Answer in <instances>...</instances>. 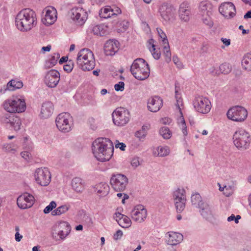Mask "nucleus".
<instances>
[{"mask_svg":"<svg viewBox=\"0 0 251 251\" xmlns=\"http://www.w3.org/2000/svg\"><path fill=\"white\" fill-rule=\"evenodd\" d=\"M93 153L96 159L101 162L109 160L113 155V143L107 138H98L92 144Z\"/></svg>","mask_w":251,"mask_h":251,"instance_id":"nucleus-1","label":"nucleus"},{"mask_svg":"<svg viewBox=\"0 0 251 251\" xmlns=\"http://www.w3.org/2000/svg\"><path fill=\"white\" fill-rule=\"evenodd\" d=\"M36 15L29 8L23 9L15 18V24L19 30L25 32L31 30L36 25Z\"/></svg>","mask_w":251,"mask_h":251,"instance_id":"nucleus-2","label":"nucleus"},{"mask_svg":"<svg viewBox=\"0 0 251 251\" xmlns=\"http://www.w3.org/2000/svg\"><path fill=\"white\" fill-rule=\"evenodd\" d=\"M130 72L135 78L144 80L148 78L150 70L148 63L143 58L135 59L130 67Z\"/></svg>","mask_w":251,"mask_h":251,"instance_id":"nucleus-3","label":"nucleus"},{"mask_svg":"<svg viewBox=\"0 0 251 251\" xmlns=\"http://www.w3.org/2000/svg\"><path fill=\"white\" fill-rule=\"evenodd\" d=\"M76 63L83 71H90L95 66V60L93 53L88 49L81 50L77 54Z\"/></svg>","mask_w":251,"mask_h":251,"instance_id":"nucleus-4","label":"nucleus"},{"mask_svg":"<svg viewBox=\"0 0 251 251\" xmlns=\"http://www.w3.org/2000/svg\"><path fill=\"white\" fill-rule=\"evenodd\" d=\"M251 140L249 133L243 129L236 131L233 135L234 144L241 150H245L248 149L251 144Z\"/></svg>","mask_w":251,"mask_h":251,"instance_id":"nucleus-5","label":"nucleus"},{"mask_svg":"<svg viewBox=\"0 0 251 251\" xmlns=\"http://www.w3.org/2000/svg\"><path fill=\"white\" fill-rule=\"evenodd\" d=\"M71 227L66 221L57 222L52 227V236L56 241L64 240L70 234Z\"/></svg>","mask_w":251,"mask_h":251,"instance_id":"nucleus-6","label":"nucleus"},{"mask_svg":"<svg viewBox=\"0 0 251 251\" xmlns=\"http://www.w3.org/2000/svg\"><path fill=\"white\" fill-rule=\"evenodd\" d=\"M3 107L6 111L11 113H22L26 109L25 100L18 98L7 100L3 102Z\"/></svg>","mask_w":251,"mask_h":251,"instance_id":"nucleus-7","label":"nucleus"},{"mask_svg":"<svg viewBox=\"0 0 251 251\" xmlns=\"http://www.w3.org/2000/svg\"><path fill=\"white\" fill-rule=\"evenodd\" d=\"M114 124L119 126H123L127 124L130 120L129 112L124 107L117 108L112 114Z\"/></svg>","mask_w":251,"mask_h":251,"instance_id":"nucleus-8","label":"nucleus"},{"mask_svg":"<svg viewBox=\"0 0 251 251\" xmlns=\"http://www.w3.org/2000/svg\"><path fill=\"white\" fill-rule=\"evenodd\" d=\"M112 188L116 192H123L128 184V178L122 174H112L110 179Z\"/></svg>","mask_w":251,"mask_h":251,"instance_id":"nucleus-9","label":"nucleus"},{"mask_svg":"<svg viewBox=\"0 0 251 251\" xmlns=\"http://www.w3.org/2000/svg\"><path fill=\"white\" fill-rule=\"evenodd\" d=\"M72 122V117L68 113L59 114L55 120L56 125L58 129L65 133L71 130Z\"/></svg>","mask_w":251,"mask_h":251,"instance_id":"nucleus-10","label":"nucleus"},{"mask_svg":"<svg viewBox=\"0 0 251 251\" xmlns=\"http://www.w3.org/2000/svg\"><path fill=\"white\" fill-rule=\"evenodd\" d=\"M226 115L229 119L236 122H242L244 121L248 115L247 110L240 106H236L230 108Z\"/></svg>","mask_w":251,"mask_h":251,"instance_id":"nucleus-11","label":"nucleus"},{"mask_svg":"<svg viewBox=\"0 0 251 251\" xmlns=\"http://www.w3.org/2000/svg\"><path fill=\"white\" fill-rule=\"evenodd\" d=\"M193 105L197 112L202 114L208 113L211 108L210 101L207 98L201 96L195 97L193 101Z\"/></svg>","mask_w":251,"mask_h":251,"instance_id":"nucleus-12","label":"nucleus"},{"mask_svg":"<svg viewBox=\"0 0 251 251\" xmlns=\"http://www.w3.org/2000/svg\"><path fill=\"white\" fill-rule=\"evenodd\" d=\"M34 177L38 184L41 186H48L51 179V175L47 168H38L35 172Z\"/></svg>","mask_w":251,"mask_h":251,"instance_id":"nucleus-13","label":"nucleus"},{"mask_svg":"<svg viewBox=\"0 0 251 251\" xmlns=\"http://www.w3.org/2000/svg\"><path fill=\"white\" fill-rule=\"evenodd\" d=\"M60 80V73L56 70L48 71L44 77V82L50 88H54L58 84Z\"/></svg>","mask_w":251,"mask_h":251,"instance_id":"nucleus-14","label":"nucleus"},{"mask_svg":"<svg viewBox=\"0 0 251 251\" xmlns=\"http://www.w3.org/2000/svg\"><path fill=\"white\" fill-rule=\"evenodd\" d=\"M219 11L222 15L227 19L233 18L236 13L235 6L231 2L222 3L219 7Z\"/></svg>","mask_w":251,"mask_h":251,"instance_id":"nucleus-15","label":"nucleus"},{"mask_svg":"<svg viewBox=\"0 0 251 251\" xmlns=\"http://www.w3.org/2000/svg\"><path fill=\"white\" fill-rule=\"evenodd\" d=\"M147 216V211L142 205L135 207L131 211V218L133 220L141 223L145 221Z\"/></svg>","mask_w":251,"mask_h":251,"instance_id":"nucleus-16","label":"nucleus"},{"mask_svg":"<svg viewBox=\"0 0 251 251\" xmlns=\"http://www.w3.org/2000/svg\"><path fill=\"white\" fill-rule=\"evenodd\" d=\"M163 106V100L158 96L150 98L148 101V109L152 112L158 111Z\"/></svg>","mask_w":251,"mask_h":251,"instance_id":"nucleus-17","label":"nucleus"},{"mask_svg":"<svg viewBox=\"0 0 251 251\" xmlns=\"http://www.w3.org/2000/svg\"><path fill=\"white\" fill-rule=\"evenodd\" d=\"M159 13L162 19L168 22L173 19L174 11L173 7L167 3H164L159 7Z\"/></svg>","mask_w":251,"mask_h":251,"instance_id":"nucleus-18","label":"nucleus"},{"mask_svg":"<svg viewBox=\"0 0 251 251\" xmlns=\"http://www.w3.org/2000/svg\"><path fill=\"white\" fill-rule=\"evenodd\" d=\"M179 16L184 22H188L191 16V8L189 3L187 1L182 2L179 8Z\"/></svg>","mask_w":251,"mask_h":251,"instance_id":"nucleus-19","label":"nucleus"},{"mask_svg":"<svg viewBox=\"0 0 251 251\" xmlns=\"http://www.w3.org/2000/svg\"><path fill=\"white\" fill-rule=\"evenodd\" d=\"M89 31L99 36H104L109 33L108 26L104 24L91 25L89 27Z\"/></svg>","mask_w":251,"mask_h":251,"instance_id":"nucleus-20","label":"nucleus"},{"mask_svg":"<svg viewBox=\"0 0 251 251\" xmlns=\"http://www.w3.org/2000/svg\"><path fill=\"white\" fill-rule=\"evenodd\" d=\"M200 212L203 218L211 221L213 219V212L210 206L206 202L201 204L199 207Z\"/></svg>","mask_w":251,"mask_h":251,"instance_id":"nucleus-21","label":"nucleus"},{"mask_svg":"<svg viewBox=\"0 0 251 251\" xmlns=\"http://www.w3.org/2000/svg\"><path fill=\"white\" fill-rule=\"evenodd\" d=\"M53 110L54 106L53 103L50 101H46L42 104L41 116L43 118H48L52 115Z\"/></svg>","mask_w":251,"mask_h":251,"instance_id":"nucleus-22","label":"nucleus"},{"mask_svg":"<svg viewBox=\"0 0 251 251\" xmlns=\"http://www.w3.org/2000/svg\"><path fill=\"white\" fill-rule=\"evenodd\" d=\"M118 45L119 42L116 40L108 41L104 46L106 55H114L119 50Z\"/></svg>","mask_w":251,"mask_h":251,"instance_id":"nucleus-23","label":"nucleus"},{"mask_svg":"<svg viewBox=\"0 0 251 251\" xmlns=\"http://www.w3.org/2000/svg\"><path fill=\"white\" fill-rule=\"evenodd\" d=\"M169 237L167 240L168 244L174 246L180 243L183 240V235L179 233L169 232Z\"/></svg>","mask_w":251,"mask_h":251,"instance_id":"nucleus-24","label":"nucleus"},{"mask_svg":"<svg viewBox=\"0 0 251 251\" xmlns=\"http://www.w3.org/2000/svg\"><path fill=\"white\" fill-rule=\"evenodd\" d=\"M83 11L81 9H73L72 11L71 18L78 25H82L85 21V16H82L81 13Z\"/></svg>","mask_w":251,"mask_h":251,"instance_id":"nucleus-25","label":"nucleus"},{"mask_svg":"<svg viewBox=\"0 0 251 251\" xmlns=\"http://www.w3.org/2000/svg\"><path fill=\"white\" fill-rule=\"evenodd\" d=\"M94 188L95 191L97 192L100 197L106 196L109 193L110 190L109 185L105 182H101L96 184Z\"/></svg>","mask_w":251,"mask_h":251,"instance_id":"nucleus-26","label":"nucleus"},{"mask_svg":"<svg viewBox=\"0 0 251 251\" xmlns=\"http://www.w3.org/2000/svg\"><path fill=\"white\" fill-rule=\"evenodd\" d=\"M73 189L77 193H81L84 189V181L80 177H75L72 180Z\"/></svg>","mask_w":251,"mask_h":251,"instance_id":"nucleus-27","label":"nucleus"},{"mask_svg":"<svg viewBox=\"0 0 251 251\" xmlns=\"http://www.w3.org/2000/svg\"><path fill=\"white\" fill-rule=\"evenodd\" d=\"M56 18V12L55 10L53 9L46 10V14L44 18L46 22V24H52L55 21Z\"/></svg>","mask_w":251,"mask_h":251,"instance_id":"nucleus-28","label":"nucleus"},{"mask_svg":"<svg viewBox=\"0 0 251 251\" xmlns=\"http://www.w3.org/2000/svg\"><path fill=\"white\" fill-rule=\"evenodd\" d=\"M200 14L204 17L205 15H210V10L211 9V4L207 1H202L199 6Z\"/></svg>","mask_w":251,"mask_h":251,"instance_id":"nucleus-29","label":"nucleus"},{"mask_svg":"<svg viewBox=\"0 0 251 251\" xmlns=\"http://www.w3.org/2000/svg\"><path fill=\"white\" fill-rule=\"evenodd\" d=\"M118 215L121 218L117 219V222L120 226L125 228L131 226V221L129 218L122 214H118Z\"/></svg>","mask_w":251,"mask_h":251,"instance_id":"nucleus-30","label":"nucleus"},{"mask_svg":"<svg viewBox=\"0 0 251 251\" xmlns=\"http://www.w3.org/2000/svg\"><path fill=\"white\" fill-rule=\"evenodd\" d=\"M23 86V84L21 81L16 79H12L7 83L6 88H4V91L6 90L14 91L17 89L22 88Z\"/></svg>","mask_w":251,"mask_h":251,"instance_id":"nucleus-31","label":"nucleus"},{"mask_svg":"<svg viewBox=\"0 0 251 251\" xmlns=\"http://www.w3.org/2000/svg\"><path fill=\"white\" fill-rule=\"evenodd\" d=\"M116 14L114 12V10L109 6H105L103 8H101L99 12V15L101 18L107 19L111 16H114Z\"/></svg>","mask_w":251,"mask_h":251,"instance_id":"nucleus-32","label":"nucleus"},{"mask_svg":"<svg viewBox=\"0 0 251 251\" xmlns=\"http://www.w3.org/2000/svg\"><path fill=\"white\" fill-rule=\"evenodd\" d=\"M150 129L149 125H144L142 126L141 129L137 131L135 133V136L139 138V140L141 141L144 139L147 134V131Z\"/></svg>","mask_w":251,"mask_h":251,"instance_id":"nucleus-33","label":"nucleus"},{"mask_svg":"<svg viewBox=\"0 0 251 251\" xmlns=\"http://www.w3.org/2000/svg\"><path fill=\"white\" fill-rule=\"evenodd\" d=\"M243 68L248 71H251V54H246L242 60Z\"/></svg>","mask_w":251,"mask_h":251,"instance_id":"nucleus-34","label":"nucleus"},{"mask_svg":"<svg viewBox=\"0 0 251 251\" xmlns=\"http://www.w3.org/2000/svg\"><path fill=\"white\" fill-rule=\"evenodd\" d=\"M185 193V191L183 189L177 188L174 192L173 198L174 201L182 200V199H186Z\"/></svg>","mask_w":251,"mask_h":251,"instance_id":"nucleus-35","label":"nucleus"},{"mask_svg":"<svg viewBox=\"0 0 251 251\" xmlns=\"http://www.w3.org/2000/svg\"><path fill=\"white\" fill-rule=\"evenodd\" d=\"M191 198L192 204L198 208L201 206V204L204 202L202 201L201 197L199 193L193 194Z\"/></svg>","mask_w":251,"mask_h":251,"instance_id":"nucleus-36","label":"nucleus"},{"mask_svg":"<svg viewBox=\"0 0 251 251\" xmlns=\"http://www.w3.org/2000/svg\"><path fill=\"white\" fill-rule=\"evenodd\" d=\"M25 197L24 196H19L17 199V204L21 209H26L31 206V204H28L25 201H24Z\"/></svg>","mask_w":251,"mask_h":251,"instance_id":"nucleus-37","label":"nucleus"},{"mask_svg":"<svg viewBox=\"0 0 251 251\" xmlns=\"http://www.w3.org/2000/svg\"><path fill=\"white\" fill-rule=\"evenodd\" d=\"M69 209V206L67 205H62L59 206L55 210H53L51 212V214L53 216L60 215L63 213H65Z\"/></svg>","mask_w":251,"mask_h":251,"instance_id":"nucleus-38","label":"nucleus"},{"mask_svg":"<svg viewBox=\"0 0 251 251\" xmlns=\"http://www.w3.org/2000/svg\"><path fill=\"white\" fill-rule=\"evenodd\" d=\"M186 201V199H182V200L175 201L176 209L178 213H180L184 210Z\"/></svg>","mask_w":251,"mask_h":251,"instance_id":"nucleus-39","label":"nucleus"},{"mask_svg":"<svg viewBox=\"0 0 251 251\" xmlns=\"http://www.w3.org/2000/svg\"><path fill=\"white\" fill-rule=\"evenodd\" d=\"M220 72L222 74H227L231 71V67L229 63H224L219 66Z\"/></svg>","mask_w":251,"mask_h":251,"instance_id":"nucleus-40","label":"nucleus"},{"mask_svg":"<svg viewBox=\"0 0 251 251\" xmlns=\"http://www.w3.org/2000/svg\"><path fill=\"white\" fill-rule=\"evenodd\" d=\"M159 133L164 139H166L171 138L172 134L169 128L165 126L162 127L160 129Z\"/></svg>","mask_w":251,"mask_h":251,"instance_id":"nucleus-41","label":"nucleus"},{"mask_svg":"<svg viewBox=\"0 0 251 251\" xmlns=\"http://www.w3.org/2000/svg\"><path fill=\"white\" fill-rule=\"evenodd\" d=\"M12 120L13 121H12L10 126H12L16 131L20 130L21 125L22 124L20 118L15 116L14 118L12 119Z\"/></svg>","mask_w":251,"mask_h":251,"instance_id":"nucleus-42","label":"nucleus"},{"mask_svg":"<svg viewBox=\"0 0 251 251\" xmlns=\"http://www.w3.org/2000/svg\"><path fill=\"white\" fill-rule=\"evenodd\" d=\"M15 116L11 114H6L0 118L1 122L5 124H8L11 125L12 123V119L14 118Z\"/></svg>","mask_w":251,"mask_h":251,"instance_id":"nucleus-43","label":"nucleus"},{"mask_svg":"<svg viewBox=\"0 0 251 251\" xmlns=\"http://www.w3.org/2000/svg\"><path fill=\"white\" fill-rule=\"evenodd\" d=\"M156 30L157 31L159 37L161 39V41L163 43L164 45L168 44L169 42L167 38L166 34L160 28H157Z\"/></svg>","mask_w":251,"mask_h":251,"instance_id":"nucleus-44","label":"nucleus"},{"mask_svg":"<svg viewBox=\"0 0 251 251\" xmlns=\"http://www.w3.org/2000/svg\"><path fill=\"white\" fill-rule=\"evenodd\" d=\"M170 150L168 147H159L158 148V155L165 156L169 154Z\"/></svg>","mask_w":251,"mask_h":251,"instance_id":"nucleus-45","label":"nucleus"},{"mask_svg":"<svg viewBox=\"0 0 251 251\" xmlns=\"http://www.w3.org/2000/svg\"><path fill=\"white\" fill-rule=\"evenodd\" d=\"M169 48L170 47L169 44L164 45L163 49L164 55L165 56V60L168 62L171 60V54Z\"/></svg>","mask_w":251,"mask_h":251,"instance_id":"nucleus-46","label":"nucleus"},{"mask_svg":"<svg viewBox=\"0 0 251 251\" xmlns=\"http://www.w3.org/2000/svg\"><path fill=\"white\" fill-rule=\"evenodd\" d=\"M20 196H24V197H25V199H24V201H25L26 203L28 204H31V206L33 204V201L34 200V197L27 193H24Z\"/></svg>","mask_w":251,"mask_h":251,"instance_id":"nucleus-47","label":"nucleus"},{"mask_svg":"<svg viewBox=\"0 0 251 251\" xmlns=\"http://www.w3.org/2000/svg\"><path fill=\"white\" fill-rule=\"evenodd\" d=\"M74 67V62L72 60H69L64 67V70L67 73H70Z\"/></svg>","mask_w":251,"mask_h":251,"instance_id":"nucleus-48","label":"nucleus"},{"mask_svg":"<svg viewBox=\"0 0 251 251\" xmlns=\"http://www.w3.org/2000/svg\"><path fill=\"white\" fill-rule=\"evenodd\" d=\"M56 206V203L54 201H51L49 205L45 207L44 210V213L45 214L49 213L52 209L55 208Z\"/></svg>","mask_w":251,"mask_h":251,"instance_id":"nucleus-49","label":"nucleus"},{"mask_svg":"<svg viewBox=\"0 0 251 251\" xmlns=\"http://www.w3.org/2000/svg\"><path fill=\"white\" fill-rule=\"evenodd\" d=\"M150 51L152 52V55L154 59H159L160 57V51L156 50L154 45H152L151 49H150Z\"/></svg>","mask_w":251,"mask_h":251,"instance_id":"nucleus-50","label":"nucleus"},{"mask_svg":"<svg viewBox=\"0 0 251 251\" xmlns=\"http://www.w3.org/2000/svg\"><path fill=\"white\" fill-rule=\"evenodd\" d=\"M60 57V54L58 52L53 53L49 60L51 62V64L55 65L57 63L58 58Z\"/></svg>","mask_w":251,"mask_h":251,"instance_id":"nucleus-51","label":"nucleus"},{"mask_svg":"<svg viewBox=\"0 0 251 251\" xmlns=\"http://www.w3.org/2000/svg\"><path fill=\"white\" fill-rule=\"evenodd\" d=\"M125 83L123 81H120L114 86L115 90L116 91H123L124 90Z\"/></svg>","mask_w":251,"mask_h":251,"instance_id":"nucleus-52","label":"nucleus"},{"mask_svg":"<svg viewBox=\"0 0 251 251\" xmlns=\"http://www.w3.org/2000/svg\"><path fill=\"white\" fill-rule=\"evenodd\" d=\"M202 20L203 23H204L205 25L209 26L212 25V22L211 21L210 15H205L204 17H202Z\"/></svg>","mask_w":251,"mask_h":251,"instance_id":"nucleus-53","label":"nucleus"},{"mask_svg":"<svg viewBox=\"0 0 251 251\" xmlns=\"http://www.w3.org/2000/svg\"><path fill=\"white\" fill-rule=\"evenodd\" d=\"M181 129L182 132L184 135V136H186L187 135V127L185 124V122L184 121V118H182V120L181 121Z\"/></svg>","mask_w":251,"mask_h":251,"instance_id":"nucleus-54","label":"nucleus"},{"mask_svg":"<svg viewBox=\"0 0 251 251\" xmlns=\"http://www.w3.org/2000/svg\"><path fill=\"white\" fill-rule=\"evenodd\" d=\"M123 235V231L121 230H118L113 235V239L115 240L120 239Z\"/></svg>","mask_w":251,"mask_h":251,"instance_id":"nucleus-55","label":"nucleus"},{"mask_svg":"<svg viewBox=\"0 0 251 251\" xmlns=\"http://www.w3.org/2000/svg\"><path fill=\"white\" fill-rule=\"evenodd\" d=\"M131 164L133 167H137L140 165V162L139 160L138 157H134L133 158L131 161Z\"/></svg>","mask_w":251,"mask_h":251,"instance_id":"nucleus-56","label":"nucleus"},{"mask_svg":"<svg viewBox=\"0 0 251 251\" xmlns=\"http://www.w3.org/2000/svg\"><path fill=\"white\" fill-rule=\"evenodd\" d=\"M22 157L25 158V160H27L29 158L30 153L28 151H23L21 153Z\"/></svg>","mask_w":251,"mask_h":251,"instance_id":"nucleus-57","label":"nucleus"},{"mask_svg":"<svg viewBox=\"0 0 251 251\" xmlns=\"http://www.w3.org/2000/svg\"><path fill=\"white\" fill-rule=\"evenodd\" d=\"M54 66H55V65H52V63L51 64V62L48 60L46 61L45 64L44 65V69H48L53 67Z\"/></svg>","mask_w":251,"mask_h":251,"instance_id":"nucleus-58","label":"nucleus"},{"mask_svg":"<svg viewBox=\"0 0 251 251\" xmlns=\"http://www.w3.org/2000/svg\"><path fill=\"white\" fill-rule=\"evenodd\" d=\"M221 40L226 46H228L230 44V40L226 38H221Z\"/></svg>","mask_w":251,"mask_h":251,"instance_id":"nucleus-59","label":"nucleus"},{"mask_svg":"<svg viewBox=\"0 0 251 251\" xmlns=\"http://www.w3.org/2000/svg\"><path fill=\"white\" fill-rule=\"evenodd\" d=\"M173 61L174 62V63L177 66H179L181 65V62L179 61V59L177 56H173Z\"/></svg>","mask_w":251,"mask_h":251,"instance_id":"nucleus-60","label":"nucleus"},{"mask_svg":"<svg viewBox=\"0 0 251 251\" xmlns=\"http://www.w3.org/2000/svg\"><path fill=\"white\" fill-rule=\"evenodd\" d=\"M116 148L119 147L121 150L125 151L126 147V145L123 143H120L119 144L116 145Z\"/></svg>","mask_w":251,"mask_h":251,"instance_id":"nucleus-61","label":"nucleus"},{"mask_svg":"<svg viewBox=\"0 0 251 251\" xmlns=\"http://www.w3.org/2000/svg\"><path fill=\"white\" fill-rule=\"evenodd\" d=\"M68 61V57L67 56H63L59 60V63L60 64H62L65 62L67 63Z\"/></svg>","mask_w":251,"mask_h":251,"instance_id":"nucleus-62","label":"nucleus"},{"mask_svg":"<svg viewBox=\"0 0 251 251\" xmlns=\"http://www.w3.org/2000/svg\"><path fill=\"white\" fill-rule=\"evenodd\" d=\"M15 236V240L17 242H20L22 238H23V236L20 235L19 232H16Z\"/></svg>","mask_w":251,"mask_h":251,"instance_id":"nucleus-63","label":"nucleus"},{"mask_svg":"<svg viewBox=\"0 0 251 251\" xmlns=\"http://www.w3.org/2000/svg\"><path fill=\"white\" fill-rule=\"evenodd\" d=\"M244 19L251 18V9L248 11L244 16Z\"/></svg>","mask_w":251,"mask_h":251,"instance_id":"nucleus-64","label":"nucleus"}]
</instances>
